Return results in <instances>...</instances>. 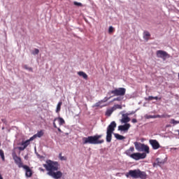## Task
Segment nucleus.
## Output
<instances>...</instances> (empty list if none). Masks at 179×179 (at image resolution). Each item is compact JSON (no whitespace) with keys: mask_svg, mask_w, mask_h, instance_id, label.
<instances>
[{"mask_svg":"<svg viewBox=\"0 0 179 179\" xmlns=\"http://www.w3.org/2000/svg\"><path fill=\"white\" fill-rule=\"evenodd\" d=\"M131 128V124H125L124 125H120L118 127L119 131H128Z\"/></svg>","mask_w":179,"mask_h":179,"instance_id":"obj_15","label":"nucleus"},{"mask_svg":"<svg viewBox=\"0 0 179 179\" xmlns=\"http://www.w3.org/2000/svg\"><path fill=\"white\" fill-rule=\"evenodd\" d=\"M22 169H24V170H25V176L27 177V178H30V177H31V176H33V171L30 169V167H29V166L27 165H24Z\"/></svg>","mask_w":179,"mask_h":179,"instance_id":"obj_10","label":"nucleus"},{"mask_svg":"<svg viewBox=\"0 0 179 179\" xmlns=\"http://www.w3.org/2000/svg\"><path fill=\"white\" fill-rule=\"evenodd\" d=\"M113 31H114V27H113V26L109 27L108 33L110 34V33H113Z\"/></svg>","mask_w":179,"mask_h":179,"instance_id":"obj_29","label":"nucleus"},{"mask_svg":"<svg viewBox=\"0 0 179 179\" xmlns=\"http://www.w3.org/2000/svg\"><path fill=\"white\" fill-rule=\"evenodd\" d=\"M149 143L150 145H151L154 150H157V149H160V143H159V141H157V140L150 139L149 141Z\"/></svg>","mask_w":179,"mask_h":179,"instance_id":"obj_9","label":"nucleus"},{"mask_svg":"<svg viewBox=\"0 0 179 179\" xmlns=\"http://www.w3.org/2000/svg\"><path fill=\"white\" fill-rule=\"evenodd\" d=\"M128 115H129V114H123L121 122H123L124 124L129 122V121H131V119L128 117Z\"/></svg>","mask_w":179,"mask_h":179,"instance_id":"obj_16","label":"nucleus"},{"mask_svg":"<svg viewBox=\"0 0 179 179\" xmlns=\"http://www.w3.org/2000/svg\"><path fill=\"white\" fill-rule=\"evenodd\" d=\"M125 176L127 178H129V177L141 179L148 178V174H146V172L140 171L139 169L130 170L125 174Z\"/></svg>","mask_w":179,"mask_h":179,"instance_id":"obj_3","label":"nucleus"},{"mask_svg":"<svg viewBox=\"0 0 179 179\" xmlns=\"http://www.w3.org/2000/svg\"><path fill=\"white\" fill-rule=\"evenodd\" d=\"M154 117H155L154 118H162L163 116H162L160 115H155Z\"/></svg>","mask_w":179,"mask_h":179,"instance_id":"obj_34","label":"nucleus"},{"mask_svg":"<svg viewBox=\"0 0 179 179\" xmlns=\"http://www.w3.org/2000/svg\"><path fill=\"white\" fill-rule=\"evenodd\" d=\"M26 69H28V71L33 72V69L31 67L26 68Z\"/></svg>","mask_w":179,"mask_h":179,"instance_id":"obj_38","label":"nucleus"},{"mask_svg":"<svg viewBox=\"0 0 179 179\" xmlns=\"http://www.w3.org/2000/svg\"><path fill=\"white\" fill-rule=\"evenodd\" d=\"M43 166L48 171V175L52 178L59 179L62 177V172L58 171L59 170V164L57 162L48 159L46 161V164H43Z\"/></svg>","mask_w":179,"mask_h":179,"instance_id":"obj_1","label":"nucleus"},{"mask_svg":"<svg viewBox=\"0 0 179 179\" xmlns=\"http://www.w3.org/2000/svg\"><path fill=\"white\" fill-rule=\"evenodd\" d=\"M59 157L60 160H62H62H66V157H63L62 153H59Z\"/></svg>","mask_w":179,"mask_h":179,"instance_id":"obj_28","label":"nucleus"},{"mask_svg":"<svg viewBox=\"0 0 179 179\" xmlns=\"http://www.w3.org/2000/svg\"><path fill=\"white\" fill-rule=\"evenodd\" d=\"M55 121H58L59 125H64L65 124V120L62 117H56L53 120V127L54 128H58L57 127V123H55Z\"/></svg>","mask_w":179,"mask_h":179,"instance_id":"obj_11","label":"nucleus"},{"mask_svg":"<svg viewBox=\"0 0 179 179\" xmlns=\"http://www.w3.org/2000/svg\"><path fill=\"white\" fill-rule=\"evenodd\" d=\"M57 131H59V132H62V130H61L59 128H57Z\"/></svg>","mask_w":179,"mask_h":179,"instance_id":"obj_42","label":"nucleus"},{"mask_svg":"<svg viewBox=\"0 0 179 179\" xmlns=\"http://www.w3.org/2000/svg\"><path fill=\"white\" fill-rule=\"evenodd\" d=\"M0 156L3 160V162H5V154L3 153V150H0Z\"/></svg>","mask_w":179,"mask_h":179,"instance_id":"obj_24","label":"nucleus"},{"mask_svg":"<svg viewBox=\"0 0 179 179\" xmlns=\"http://www.w3.org/2000/svg\"><path fill=\"white\" fill-rule=\"evenodd\" d=\"M12 157H13V159L15 164H17V166H18L19 169H22V168H23V166H24V165H23V162H22V158L18 157L17 155H16L15 152H13L12 153Z\"/></svg>","mask_w":179,"mask_h":179,"instance_id":"obj_7","label":"nucleus"},{"mask_svg":"<svg viewBox=\"0 0 179 179\" xmlns=\"http://www.w3.org/2000/svg\"><path fill=\"white\" fill-rule=\"evenodd\" d=\"M127 90L124 87L116 88L110 92V94H114V96H125Z\"/></svg>","mask_w":179,"mask_h":179,"instance_id":"obj_6","label":"nucleus"},{"mask_svg":"<svg viewBox=\"0 0 179 179\" xmlns=\"http://www.w3.org/2000/svg\"><path fill=\"white\" fill-rule=\"evenodd\" d=\"M78 75L79 76H82L83 78V79L87 80V74H86V73H85L83 71H78Z\"/></svg>","mask_w":179,"mask_h":179,"instance_id":"obj_18","label":"nucleus"},{"mask_svg":"<svg viewBox=\"0 0 179 179\" xmlns=\"http://www.w3.org/2000/svg\"><path fill=\"white\" fill-rule=\"evenodd\" d=\"M29 145H30V141L27 140L26 141H22L21 143V147H18V150L23 151Z\"/></svg>","mask_w":179,"mask_h":179,"instance_id":"obj_12","label":"nucleus"},{"mask_svg":"<svg viewBox=\"0 0 179 179\" xmlns=\"http://www.w3.org/2000/svg\"><path fill=\"white\" fill-rule=\"evenodd\" d=\"M113 113H114V109L113 108H111L110 109H108L106 112V115L107 117H111V114H113Z\"/></svg>","mask_w":179,"mask_h":179,"instance_id":"obj_19","label":"nucleus"},{"mask_svg":"<svg viewBox=\"0 0 179 179\" xmlns=\"http://www.w3.org/2000/svg\"><path fill=\"white\" fill-rule=\"evenodd\" d=\"M40 171H44V169L43 168H39Z\"/></svg>","mask_w":179,"mask_h":179,"instance_id":"obj_41","label":"nucleus"},{"mask_svg":"<svg viewBox=\"0 0 179 179\" xmlns=\"http://www.w3.org/2000/svg\"><path fill=\"white\" fill-rule=\"evenodd\" d=\"M36 138H37V136L35 134L32 137H31L28 141H29V143H30V142H31V141H34V139H36Z\"/></svg>","mask_w":179,"mask_h":179,"instance_id":"obj_32","label":"nucleus"},{"mask_svg":"<svg viewBox=\"0 0 179 179\" xmlns=\"http://www.w3.org/2000/svg\"><path fill=\"white\" fill-rule=\"evenodd\" d=\"M168 117H170V115H168Z\"/></svg>","mask_w":179,"mask_h":179,"instance_id":"obj_47","label":"nucleus"},{"mask_svg":"<svg viewBox=\"0 0 179 179\" xmlns=\"http://www.w3.org/2000/svg\"><path fill=\"white\" fill-rule=\"evenodd\" d=\"M156 165V163H154L153 166H155Z\"/></svg>","mask_w":179,"mask_h":179,"instance_id":"obj_45","label":"nucleus"},{"mask_svg":"<svg viewBox=\"0 0 179 179\" xmlns=\"http://www.w3.org/2000/svg\"><path fill=\"white\" fill-rule=\"evenodd\" d=\"M0 146H1V143H0Z\"/></svg>","mask_w":179,"mask_h":179,"instance_id":"obj_48","label":"nucleus"},{"mask_svg":"<svg viewBox=\"0 0 179 179\" xmlns=\"http://www.w3.org/2000/svg\"><path fill=\"white\" fill-rule=\"evenodd\" d=\"M170 124H173V125H177V124H179V121H177L174 119H171L170 121Z\"/></svg>","mask_w":179,"mask_h":179,"instance_id":"obj_25","label":"nucleus"},{"mask_svg":"<svg viewBox=\"0 0 179 179\" xmlns=\"http://www.w3.org/2000/svg\"><path fill=\"white\" fill-rule=\"evenodd\" d=\"M0 179H3V178L2 177V175L0 173Z\"/></svg>","mask_w":179,"mask_h":179,"instance_id":"obj_43","label":"nucleus"},{"mask_svg":"<svg viewBox=\"0 0 179 179\" xmlns=\"http://www.w3.org/2000/svg\"><path fill=\"white\" fill-rule=\"evenodd\" d=\"M73 5H75L76 6H83V4H82V3H79L78 1H74Z\"/></svg>","mask_w":179,"mask_h":179,"instance_id":"obj_27","label":"nucleus"},{"mask_svg":"<svg viewBox=\"0 0 179 179\" xmlns=\"http://www.w3.org/2000/svg\"><path fill=\"white\" fill-rule=\"evenodd\" d=\"M169 55L166 52L163 51V50H158L157 51V57L158 58H166V57Z\"/></svg>","mask_w":179,"mask_h":179,"instance_id":"obj_13","label":"nucleus"},{"mask_svg":"<svg viewBox=\"0 0 179 179\" xmlns=\"http://www.w3.org/2000/svg\"><path fill=\"white\" fill-rule=\"evenodd\" d=\"M146 157V153H141V152H135L133 153L131 158L134 159V160H141L142 159H145Z\"/></svg>","mask_w":179,"mask_h":179,"instance_id":"obj_8","label":"nucleus"},{"mask_svg":"<svg viewBox=\"0 0 179 179\" xmlns=\"http://www.w3.org/2000/svg\"><path fill=\"white\" fill-rule=\"evenodd\" d=\"M62 106V101L59 102L57 106L56 113H59L61 111Z\"/></svg>","mask_w":179,"mask_h":179,"instance_id":"obj_22","label":"nucleus"},{"mask_svg":"<svg viewBox=\"0 0 179 179\" xmlns=\"http://www.w3.org/2000/svg\"><path fill=\"white\" fill-rule=\"evenodd\" d=\"M156 162L158 166H160V164H163V162H160V158H157Z\"/></svg>","mask_w":179,"mask_h":179,"instance_id":"obj_30","label":"nucleus"},{"mask_svg":"<svg viewBox=\"0 0 179 179\" xmlns=\"http://www.w3.org/2000/svg\"><path fill=\"white\" fill-rule=\"evenodd\" d=\"M115 138L117 139L118 141H122V139H125V137L124 136H121L118 134H115Z\"/></svg>","mask_w":179,"mask_h":179,"instance_id":"obj_21","label":"nucleus"},{"mask_svg":"<svg viewBox=\"0 0 179 179\" xmlns=\"http://www.w3.org/2000/svg\"><path fill=\"white\" fill-rule=\"evenodd\" d=\"M131 122H133V124H136V122H138V120L136 119H132Z\"/></svg>","mask_w":179,"mask_h":179,"instance_id":"obj_36","label":"nucleus"},{"mask_svg":"<svg viewBox=\"0 0 179 179\" xmlns=\"http://www.w3.org/2000/svg\"><path fill=\"white\" fill-rule=\"evenodd\" d=\"M147 100H149V101H152V100H154V96H148V98L147 99Z\"/></svg>","mask_w":179,"mask_h":179,"instance_id":"obj_35","label":"nucleus"},{"mask_svg":"<svg viewBox=\"0 0 179 179\" xmlns=\"http://www.w3.org/2000/svg\"><path fill=\"white\" fill-rule=\"evenodd\" d=\"M134 145L136 150H138V152H145V153L148 154L150 153L149 146H148L147 145L136 141L134 142Z\"/></svg>","mask_w":179,"mask_h":179,"instance_id":"obj_5","label":"nucleus"},{"mask_svg":"<svg viewBox=\"0 0 179 179\" xmlns=\"http://www.w3.org/2000/svg\"><path fill=\"white\" fill-rule=\"evenodd\" d=\"M112 108L113 109V111H115V110H122V106L115 104L112 107Z\"/></svg>","mask_w":179,"mask_h":179,"instance_id":"obj_20","label":"nucleus"},{"mask_svg":"<svg viewBox=\"0 0 179 179\" xmlns=\"http://www.w3.org/2000/svg\"><path fill=\"white\" fill-rule=\"evenodd\" d=\"M100 106V102H98L95 104V107H99Z\"/></svg>","mask_w":179,"mask_h":179,"instance_id":"obj_40","label":"nucleus"},{"mask_svg":"<svg viewBox=\"0 0 179 179\" xmlns=\"http://www.w3.org/2000/svg\"><path fill=\"white\" fill-rule=\"evenodd\" d=\"M134 152H135V148L130 147L129 149L127 150L124 153L127 155V156H129V157H132V155H134Z\"/></svg>","mask_w":179,"mask_h":179,"instance_id":"obj_14","label":"nucleus"},{"mask_svg":"<svg viewBox=\"0 0 179 179\" xmlns=\"http://www.w3.org/2000/svg\"><path fill=\"white\" fill-rule=\"evenodd\" d=\"M40 52V50L37 48L34 49V51L32 52L33 55H38V54Z\"/></svg>","mask_w":179,"mask_h":179,"instance_id":"obj_26","label":"nucleus"},{"mask_svg":"<svg viewBox=\"0 0 179 179\" xmlns=\"http://www.w3.org/2000/svg\"><path fill=\"white\" fill-rule=\"evenodd\" d=\"M103 135L96 134L95 136H90L88 137L83 138V145H87V143H90V145H101V143H104V139H101Z\"/></svg>","mask_w":179,"mask_h":179,"instance_id":"obj_2","label":"nucleus"},{"mask_svg":"<svg viewBox=\"0 0 179 179\" xmlns=\"http://www.w3.org/2000/svg\"><path fill=\"white\" fill-rule=\"evenodd\" d=\"M172 149H173L174 150H177V148H172Z\"/></svg>","mask_w":179,"mask_h":179,"instance_id":"obj_44","label":"nucleus"},{"mask_svg":"<svg viewBox=\"0 0 179 179\" xmlns=\"http://www.w3.org/2000/svg\"><path fill=\"white\" fill-rule=\"evenodd\" d=\"M145 118H147V120H150V118H155V115H148L145 116Z\"/></svg>","mask_w":179,"mask_h":179,"instance_id":"obj_31","label":"nucleus"},{"mask_svg":"<svg viewBox=\"0 0 179 179\" xmlns=\"http://www.w3.org/2000/svg\"><path fill=\"white\" fill-rule=\"evenodd\" d=\"M66 135H69V134H68V133H66Z\"/></svg>","mask_w":179,"mask_h":179,"instance_id":"obj_46","label":"nucleus"},{"mask_svg":"<svg viewBox=\"0 0 179 179\" xmlns=\"http://www.w3.org/2000/svg\"><path fill=\"white\" fill-rule=\"evenodd\" d=\"M113 101H121V98L120 97L115 98L113 99Z\"/></svg>","mask_w":179,"mask_h":179,"instance_id":"obj_33","label":"nucleus"},{"mask_svg":"<svg viewBox=\"0 0 179 179\" xmlns=\"http://www.w3.org/2000/svg\"><path fill=\"white\" fill-rule=\"evenodd\" d=\"M43 135H44V131H43V130L38 131L37 134H35L36 138H41V136H43Z\"/></svg>","mask_w":179,"mask_h":179,"instance_id":"obj_23","label":"nucleus"},{"mask_svg":"<svg viewBox=\"0 0 179 179\" xmlns=\"http://www.w3.org/2000/svg\"><path fill=\"white\" fill-rule=\"evenodd\" d=\"M154 100H162V98H159L158 96H154Z\"/></svg>","mask_w":179,"mask_h":179,"instance_id":"obj_37","label":"nucleus"},{"mask_svg":"<svg viewBox=\"0 0 179 179\" xmlns=\"http://www.w3.org/2000/svg\"><path fill=\"white\" fill-rule=\"evenodd\" d=\"M115 128H117V123L115 121L112 122L107 128L106 131V142H111V139L113 138V132L115 131Z\"/></svg>","mask_w":179,"mask_h":179,"instance_id":"obj_4","label":"nucleus"},{"mask_svg":"<svg viewBox=\"0 0 179 179\" xmlns=\"http://www.w3.org/2000/svg\"><path fill=\"white\" fill-rule=\"evenodd\" d=\"M143 38L145 41H149V38H150V33L148 31H144Z\"/></svg>","mask_w":179,"mask_h":179,"instance_id":"obj_17","label":"nucleus"},{"mask_svg":"<svg viewBox=\"0 0 179 179\" xmlns=\"http://www.w3.org/2000/svg\"><path fill=\"white\" fill-rule=\"evenodd\" d=\"M108 101V98H105L102 101L103 103H106V101Z\"/></svg>","mask_w":179,"mask_h":179,"instance_id":"obj_39","label":"nucleus"}]
</instances>
